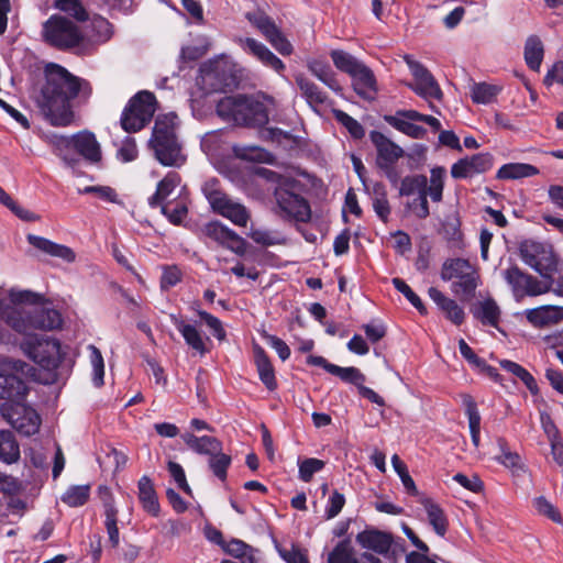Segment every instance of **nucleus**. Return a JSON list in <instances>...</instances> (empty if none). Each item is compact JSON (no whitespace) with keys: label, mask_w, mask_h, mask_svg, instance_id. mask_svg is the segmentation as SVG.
I'll return each instance as SVG.
<instances>
[{"label":"nucleus","mask_w":563,"mask_h":563,"mask_svg":"<svg viewBox=\"0 0 563 563\" xmlns=\"http://www.w3.org/2000/svg\"><path fill=\"white\" fill-rule=\"evenodd\" d=\"M44 79L36 98L41 113L54 126L70 125L75 118L71 101L77 97H90L92 88L89 81L55 63L45 66Z\"/></svg>","instance_id":"f257e3e1"},{"label":"nucleus","mask_w":563,"mask_h":563,"mask_svg":"<svg viewBox=\"0 0 563 563\" xmlns=\"http://www.w3.org/2000/svg\"><path fill=\"white\" fill-rule=\"evenodd\" d=\"M41 300L38 294L12 288L7 297H0V320L24 336L33 335V330L58 329L63 323L59 311Z\"/></svg>","instance_id":"f03ea898"},{"label":"nucleus","mask_w":563,"mask_h":563,"mask_svg":"<svg viewBox=\"0 0 563 563\" xmlns=\"http://www.w3.org/2000/svg\"><path fill=\"white\" fill-rule=\"evenodd\" d=\"M275 107L274 99L266 95L225 96L217 102V114L224 121L249 128H262L269 120Z\"/></svg>","instance_id":"7ed1b4c3"},{"label":"nucleus","mask_w":563,"mask_h":563,"mask_svg":"<svg viewBox=\"0 0 563 563\" xmlns=\"http://www.w3.org/2000/svg\"><path fill=\"white\" fill-rule=\"evenodd\" d=\"M177 121L178 117L175 113L158 115L148 140V147L163 166L180 167L187 159L176 132Z\"/></svg>","instance_id":"20e7f679"},{"label":"nucleus","mask_w":563,"mask_h":563,"mask_svg":"<svg viewBox=\"0 0 563 563\" xmlns=\"http://www.w3.org/2000/svg\"><path fill=\"white\" fill-rule=\"evenodd\" d=\"M43 41L59 51H73L82 44L85 36L69 19L59 14L51 15L42 25Z\"/></svg>","instance_id":"39448f33"},{"label":"nucleus","mask_w":563,"mask_h":563,"mask_svg":"<svg viewBox=\"0 0 563 563\" xmlns=\"http://www.w3.org/2000/svg\"><path fill=\"white\" fill-rule=\"evenodd\" d=\"M441 278L444 282L453 280L451 290L455 296L470 299L478 286L479 275L467 260L450 258L442 265Z\"/></svg>","instance_id":"423d86ee"},{"label":"nucleus","mask_w":563,"mask_h":563,"mask_svg":"<svg viewBox=\"0 0 563 563\" xmlns=\"http://www.w3.org/2000/svg\"><path fill=\"white\" fill-rule=\"evenodd\" d=\"M201 190L213 212L229 219L235 225L246 227L250 212L242 203L229 198L217 178L207 180Z\"/></svg>","instance_id":"0eeeda50"},{"label":"nucleus","mask_w":563,"mask_h":563,"mask_svg":"<svg viewBox=\"0 0 563 563\" xmlns=\"http://www.w3.org/2000/svg\"><path fill=\"white\" fill-rule=\"evenodd\" d=\"M522 262L548 279L559 272L560 260L551 244L525 240L519 245Z\"/></svg>","instance_id":"6e6552de"},{"label":"nucleus","mask_w":563,"mask_h":563,"mask_svg":"<svg viewBox=\"0 0 563 563\" xmlns=\"http://www.w3.org/2000/svg\"><path fill=\"white\" fill-rule=\"evenodd\" d=\"M23 353L46 371L56 369L62 360L58 340L45 335H26L20 344Z\"/></svg>","instance_id":"1a4fd4ad"},{"label":"nucleus","mask_w":563,"mask_h":563,"mask_svg":"<svg viewBox=\"0 0 563 563\" xmlns=\"http://www.w3.org/2000/svg\"><path fill=\"white\" fill-rule=\"evenodd\" d=\"M155 97L152 92L140 91L124 107L120 123L128 133H134L148 124L155 112Z\"/></svg>","instance_id":"9d476101"},{"label":"nucleus","mask_w":563,"mask_h":563,"mask_svg":"<svg viewBox=\"0 0 563 563\" xmlns=\"http://www.w3.org/2000/svg\"><path fill=\"white\" fill-rule=\"evenodd\" d=\"M197 86L209 95L218 91L232 90L238 86V78L232 69L220 62H211L200 67Z\"/></svg>","instance_id":"9b49d317"},{"label":"nucleus","mask_w":563,"mask_h":563,"mask_svg":"<svg viewBox=\"0 0 563 563\" xmlns=\"http://www.w3.org/2000/svg\"><path fill=\"white\" fill-rule=\"evenodd\" d=\"M501 276L510 287L514 299L520 302L526 297H537L550 291L548 284L526 273L517 265H510L501 272Z\"/></svg>","instance_id":"f8f14e48"},{"label":"nucleus","mask_w":563,"mask_h":563,"mask_svg":"<svg viewBox=\"0 0 563 563\" xmlns=\"http://www.w3.org/2000/svg\"><path fill=\"white\" fill-rule=\"evenodd\" d=\"M1 416L15 429L20 434L30 437L40 430L41 417L30 406L20 401L4 402L0 407Z\"/></svg>","instance_id":"ddd939ff"},{"label":"nucleus","mask_w":563,"mask_h":563,"mask_svg":"<svg viewBox=\"0 0 563 563\" xmlns=\"http://www.w3.org/2000/svg\"><path fill=\"white\" fill-rule=\"evenodd\" d=\"M405 62L415 78V82L409 84L408 87L426 100L441 99L442 91L432 74L409 55L405 56Z\"/></svg>","instance_id":"4468645a"},{"label":"nucleus","mask_w":563,"mask_h":563,"mask_svg":"<svg viewBox=\"0 0 563 563\" xmlns=\"http://www.w3.org/2000/svg\"><path fill=\"white\" fill-rule=\"evenodd\" d=\"M201 231L207 238L240 256L246 253V241L220 221L206 223Z\"/></svg>","instance_id":"2eb2a0df"},{"label":"nucleus","mask_w":563,"mask_h":563,"mask_svg":"<svg viewBox=\"0 0 563 563\" xmlns=\"http://www.w3.org/2000/svg\"><path fill=\"white\" fill-rule=\"evenodd\" d=\"M492 166L493 156L489 153H479L454 163L451 167V175L456 179L472 178L489 170Z\"/></svg>","instance_id":"dca6fc26"},{"label":"nucleus","mask_w":563,"mask_h":563,"mask_svg":"<svg viewBox=\"0 0 563 563\" xmlns=\"http://www.w3.org/2000/svg\"><path fill=\"white\" fill-rule=\"evenodd\" d=\"M369 139L377 152V167H388L390 164H395L405 154V151L399 145L382 132L372 131Z\"/></svg>","instance_id":"f3484780"},{"label":"nucleus","mask_w":563,"mask_h":563,"mask_svg":"<svg viewBox=\"0 0 563 563\" xmlns=\"http://www.w3.org/2000/svg\"><path fill=\"white\" fill-rule=\"evenodd\" d=\"M314 186V177L294 167L284 166V196H305Z\"/></svg>","instance_id":"a211bd4d"},{"label":"nucleus","mask_w":563,"mask_h":563,"mask_svg":"<svg viewBox=\"0 0 563 563\" xmlns=\"http://www.w3.org/2000/svg\"><path fill=\"white\" fill-rule=\"evenodd\" d=\"M74 153L89 164H98L102 159L101 146L96 135L87 130L74 134Z\"/></svg>","instance_id":"6ab92c4d"},{"label":"nucleus","mask_w":563,"mask_h":563,"mask_svg":"<svg viewBox=\"0 0 563 563\" xmlns=\"http://www.w3.org/2000/svg\"><path fill=\"white\" fill-rule=\"evenodd\" d=\"M527 321L534 328H545L563 321V307L545 305L525 310Z\"/></svg>","instance_id":"aec40b11"},{"label":"nucleus","mask_w":563,"mask_h":563,"mask_svg":"<svg viewBox=\"0 0 563 563\" xmlns=\"http://www.w3.org/2000/svg\"><path fill=\"white\" fill-rule=\"evenodd\" d=\"M411 113H419L416 110H400L395 114L385 115L384 120L397 131L412 139H423L427 131L424 128L417 125L416 118H411Z\"/></svg>","instance_id":"412c9836"},{"label":"nucleus","mask_w":563,"mask_h":563,"mask_svg":"<svg viewBox=\"0 0 563 563\" xmlns=\"http://www.w3.org/2000/svg\"><path fill=\"white\" fill-rule=\"evenodd\" d=\"M26 240L30 245L46 255L60 258L66 263H73L76 260V253L67 245L58 244L35 234H27Z\"/></svg>","instance_id":"4be33fe9"},{"label":"nucleus","mask_w":563,"mask_h":563,"mask_svg":"<svg viewBox=\"0 0 563 563\" xmlns=\"http://www.w3.org/2000/svg\"><path fill=\"white\" fill-rule=\"evenodd\" d=\"M355 92L363 99H373L377 92L374 73L364 63L350 76Z\"/></svg>","instance_id":"5701e85b"},{"label":"nucleus","mask_w":563,"mask_h":563,"mask_svg":"<svg viewBox=\"0 0 563 563\" xmlns=\"http://www.w3.org/2000/svg\"><path fill=\"white\" fill-rule=\"evenodd\" d=\"M27 393L25 382L15 374L0 373V398L15 402L23 400Z\"/></svg>","instance_id":"b1692460"},{"label":"nucleus","mask_w":563,"mask_h":563,"mask_svg":"<svg viewBox=\"0 0 563 563\" xmlns=\"http://www.w3.org/2000/svg\"><path fill=\"white\" fill-rule=\"evenodd\" d=\"M284 217L296 223L309 222L311 207L305 196H284Z\"/></svg>","instance_id":"393cba45"},{"label":"nucleus","mask_w":563,"mask_h":563,"mask_svg":"<svg viewBox=\"0 0 563 563\" xmlns=\"http://www.w3.org/2000/svg\"><path fill=\"white\" fill-rule=\"evenodd\" d=\"M429 297L434 301L438 308L445 314V317L454 324L460 325L463 323L465 312L455 300L446 297L441 290L435 287H430L428 290Z\"/></svg>","instance_id":"a878e982"},{"label":"nucleus","mask_w":563,"mask_h":563,"mask_svg":"<svg viewBox=\"0 0 563 563\" xmlns=\"http://www.w3.org/2000/svg\"><path fill=\"white\" fill-rule=\"evenodd\" d=\"M180 438L190 450L200 455H208L210 457L211 455L222 451L221 441L214 437H196L191 432H185Z\"/></svg>","instance_id":"bb28decb"},{"label":"nucleus","mask_w":563,"mask_h":563,"mask_svg":"<svg viewBox=\"0 0 563 563\" xmlns=\"http://www.w3.org/2000/svg\"><path fill=\"white\" fill-rule=\"evenodd\" d=\"M173 324L183 335L185 342L200 355H205L208 352L206 347L205 339L201 332L192 324L186 323L181 318L172 314Z\"/></svg>","instance_id":"cd10ccee"},{"label":"nucleus","mask_w":563,"mask_h":563,"mask_svg":"<svg viewBox=\"0 0 563 563\" xmlns=\"http://www.w3.org/2000/svg\"><path fill=\"white\" fill-rule=\"evenodd\" d=\"M240 42L245 52L252 54L264 65L269 66L279 73L282 69V60L276 55H274L264 44L251 37H246L244 40L241 38Z\"/></svg>","instance_id":"c85d7f7f"},{"label":"nucleus","mask_w":563,"mask_h":563,"mask_svg":"<svg viewBox=\"0 0 563 563\" xmlns=\"http://www.w3.org/2000/svg\"><path fill=\"white\" fill-rule=\"evenodd\" d=\"M53 152L57 155L67 167L75 168L79 165L80 159L74 153V135H53L51 137Z\"/></svg>","instance_id":"c756f323"},{"label":"nucleus","mask_w":563,"mask_h":563,"mask_svg":"<svg viewBox=\"0 0 563 563\" xmlns=\"http://www.w3.org/2000/svg\"><path fill=\"white\" fill-rule=\"evenodd\" d=\"M254 363L263 384L271 390L277 388L273 365L265 351L258 344L253 346Z\"/></svg>","instance_id":"7c9ffc66"},{"label":"nucleus","mask_w":563,"mask_h":563,"mask_svg":"<svg viewBox=\"0 0 563 563\" xmlns=\"http://www.w3.org/2000/svg\"><path fill=\"white\" fill-rule=\"evenodd\" d=\"M139 499L151 516L157 517L159 514V503L150 477L142 476L139 481Z\"/></svg>","instance_id":"2f4dec72"},{"label":"nucleus","mask_w":563,"mask_h":563,"mask_svg":"<svg viewBox=\"0 0 563 563\" xmlns=\"http://www.w3.org/2000/svg\"><path fill=\"white\" fill-rule=\"evenodd\" d=\"M462 404L468 419V428L473 445L478 449L481 441V415L474 398L467 394L462 395Z\"/></svg>","instance_id":"473e14b6"},{"label":"nucleus","mask_w":563,"mask_h":563,"mask_svg":"<svg viewBox=\"0 0 563 563\" xmlns=\"http://www.w3.org/2000/svg\"><path fill=\"white\" fill-rule=\"evenodd\" d=\"M357 542L365 549L377 553H387L391 545L390 537L379 531H363L357 534Z\"/></svg>","instance_id":"72a5a7b5"},{"label":"nucleus","mask_w":563,"mask_h":563,"mask_svg":"<svg viewBox=\"0 0 563 563\" xmlns=\"http://www.w3.org/2000/svg\"><path fill=\"white\" fill-rule=\"evenodd\" d=\"M500 313V308L493 298L479 301L473 310V314L476 319H478L483 324L493 328H498Z\"/></svg>","instance_id":"f704fd0d"},{"label":"nucleus","mask_w":563,"mask_h":563,"mask_svg":"<svg viewBox=\"0 0 563 563\" xmlns=\"http://www.w3.org/2000/svg\"><path fill=\"white\" fill-rule=\"evenodd\" d=\"M180 176L176 172H169L156 187V191L148 198V205L152 208L161 207L164 200L174 191L180 184Z\"/></svg>","instance_id":"c9c22d12"},{"label":"nucleus","mask_w":563,"mask_h":563,"mask_svg":"<svg viewBox=\"0 0 563 563\" xmlns=\"http://www.w3.org/2000/svg\"><path fill=\"white\" fill-rule=\"evenodd\" d=\"M539 174V169L527 163H508L503 165L496 177L504 180L521 179L532 177Z\"/></svg>","instance_id":"e433bc0d"},{"label":"nucleus","mask_w":563,"mask_h":563,"mask_svg":"<svg viewBox=\"0 0 563 563\" xmlns=\"http://www.w3.org/2000/svg\"><path fill=\"white\" fill-rule=\"evenodd\" d=\"M20 459V446L13 433L8 430L0 431V461L12 464Z\"/></svg>","instance_id":"4c0bfd02"},{"label":"nucleus","mask_w":563,"mask_h":563,"mask_svg":"<svg viewBox=\"0 0 563 563\" xmlns=\"http://www.w3.org/2000/svg\"><path fill=\"white\" fill-rule=\"evenodd\" d=\"M544 49L541 40L531 35L525 44V60L528 67L534 71H539L543 59Z\"/></svg>","instance_id":"58836bf2"},{"label":"nucleus","mask_w":563,"mask_h":563,"mask_svg":"<svg viewBox=\"0 0 563 563\" xmlns=\"http://www.w3.org/2000/svg\"><path fill=\"white\" fill-rule=\"evenodd\" d=\"M309 70L320 81L327 85L333 91L341 90V87L335 78V75L331 68V66L321 59H312L308 63Z\"/></svg>","instance_id":"ea45409f"},{"label":"nucleus","mask_w":563,"mask_h":563,"mask_svg":"<svg viewBox=\"0 0 563 563\" xmlns=\"http://www.w3.org/2000/svg\"><path fill=\"white\" fill-rule=\"evenodd\" d=\"M284 150H287L291 155L295 156H308L314 151V144L308 139L300 135H291L284 132Z\"/></svg>","instance_id":"a19ab883"},{"label":"nucleus","mask_w":563,"mask_h":563,"mask_svg":"<svg viewBox=\"0 0 563 563\" xmlns=\"http://www.w3.org/2000/svg\"><path fill=\"white\" fill-rule=\"evenodd\" d=\"M297 84L306 98L307 102L313 108L324 104L328 101V96L317 85L309 81L303 77L297 78Z\"/></svg>","instance_id":"79ce46f5"},{"label":"nucleus","mask_w":563,"mask_h":563,"mask_svg":"<svg viewBox=\"0 0 563 563\" xmlns=\"http://www.w3.org/2000/svg\"><path fill=\"white\" fill-rule=\"evenodd\" d=\"M501 88L487 82L474 84L471 88V98L473 102L481 104H489L496 100Z\"/></svg>","instance_id":"37998d69"},{"label":"nucleus","mask_w":563,"mask_h":563,"mask_svg":"<svg viewBox=\"0 0 563 563\" xmlns=\"http://www.w3.org/2000/svg\"><path fill=\"white\" fill-rule=\"evenodd\" d=\"M424 509L428 515V520L437 534L443 537L446 533L449 522L442 508L439 505L427 500L424 503Z\"/></svg>","instance_id":"c03bdc74"},{"label":"nucleus","mask_w":563,"mask_h":563,"mask_svg":"<svg viewBox=\"0 0 563 563\" xmlns=\"http://www.w3.org/2000/svg\"><path fill=\"white\" fill-rule=\"evenodd\" d=\"M427 183L428 178L424 175L406 176L400 181L399 195L409 197L427 194Z\"/></svg>","instance_id":"a18cd8bd"},{"label":"nucleus","mask_w":563,"mask_h":563,"mask_svg":"<svg viewBox=\"0 0 563 563\" xmlns=\"http://www.w3.org/2000/svg\"><path fill=\"white\" fill-rule=\"evenodd\" d=\"M90 496L89 485H74L63 494L60 500L69 507L84 506Z\"/></svg>","instance_id":"49530a36"},{"label":"nucleus","mask_w":563,"mask_h":563,"mask_svg":"<svg viewBox=\"0 0 563 563\" xmlns=\"http://www.w3.org/2000/svg\"><path fill=\"white\" fill-rule=\"evenodd\" d=\"M330 56L334 66L350 76L363 64V62L358 60L350 53L341 49H333Z\"/></svg>","instance_id":"de8ad7c7"},{"label":"nucleus","mask_w":563,"mask_h":563,"mask_svg":"<svg viewBox=\"0 0 563 563\" xmlns=\"http://www.w3.org/2000/svg\"><path fill=\"white\" fill-rule=\"evenodd\" d=\"M500 366L505 371L520 378L521 382L532 394H537L539 391L538 384L533 376L518 363L508 360H503L500 361Z\"/></svg>","instance_id":"09e8293b"},{"label":"nucleus","mask_w":563,"mask_h":563,"mask_svg":"<svg viewBox=\"0 0 563 563\" xmlns=\"http://www.w3.org/2000/svg\"><path fill=\"white\" fill-rule=\"evenodd\" d=\"M235 155L247 162L273 163V155L266 150L258 146H242L234 150Z\"/></svg>","instance_id":"8fccbe9b"},{"label":"nucleus","mask_w":563,"mask_h":563,"mask_svg":"<svg viewBox=\"0 0 563 563\" xmlns=\"http://www.w3.org/2000/svg\"><path fill=\"white\" fill-rule=\"evenodd\" d=\"M373 208L377 217L384 222H387L390 214V207L385 187L378 183L374 185Z\"/></svg>","instance_id":"3c124183"},{"label":"nucleus","mask_w":563,"mask_h":563,"mask_svg":"<svg viewBox=\"0 0 563 563\" xmlns=\"http://www.w3.org/2000/svg\"><path fill=\"white\" fill-rule=\"evenodd\" d=\"M430 174V185H427V196H430L432 201L439 202L442 199L445 169L443 167H434L431 169Z\"/></svg>","instance_id":"603ef678"},{"label":"nucleus","mask_w":563,"mask_h":563,"mask_svg":"<svg viewBox=\"0 0 563 563\" xmlns=\"http://www.w3.org/2000/svg\"><path fill=\"white\" fill-rule=\"evenodd\" d=\"M54 5L79 22H85L89 19L88 12L80 0H54Z\"/></svg>","instance_id":"864d4df0"},{"label":"nucleus","mask_w":563,"mask_h":563,"mask_svg":"<svg viewBox=\"0 0 563 563\" xmlns=\"http://www.w3.org/2000/svg\"><path fill=\"white\" fill-rule=\"evenodd\" d=\"M253 174L272 185L277 208L282 209V197L279 189L282 188V175L266 167H255Z\"/></svg>","instance_id":"5fc2aeb1"},{"label":"nucleus","mask_w":563,"mask_h":563,"mask_svg":"<svg viewBox=\"0 0 563 563\" xmlns=\"http://www.w3.org/2000/svg\"><path fill=\"white\" fill-rule=\"evenodd\" d=\"M331 374L338 376L345 383L353 384L357 387H361L362 384L365 383V375L356 367H341L339 365H334L330 367Z\"/></svg>","instance_id":"6e6d98bb"},{"label":"nucleus","mask_w":563,"mask_h":563,"mask_svg":"<svg viewBox=\"0 0 563 563\" xmlns=\"http://www.w3.org/2000/svg\"><path fill=\"white\" fill-rule=\"evenodd\" d=\"M90 363L92 366V382L96 387H101L104 384V362L102 354L95 345H89Z\"/></svg>","instance_id":"4d7b16f0"},{"label":"nucleus","mask_w":563,"mask_h":563,"mask_svg":"<svg viewBox=\"0 0 563 563\" xmlns=\"http://www.w3.org/2000/svg\"><path fill=\"white\" fill-rule=\"evenodd\" d=\"M333 115L335 120L349 131L352 137L356 140L364 137L365 130L362 124L354 118L342 110H333Z\"/></svg>","instance_id":"13d9d810"},{"label":"nucleus","mask_w":563,"mask_h":563,"mask_svg":"<svg viewBox=\"0 0 563 563\" xmlns=\"http://www.w3.org/2000/svg\"><path fill=\"white\" fill-rule=\"evenodd\" d=\"M118 509L109 508L104 514V527L109 537V542L112 548H118L120 544V533L118 528Z\"/></svg>","instance_id":"bf43d9fd"},{"label":"nucleus","mask_w":563,"mask_h":563,"mask_svg":"<svg viewBox=\"0 0 563 563\" xmlns=\"http://www.w3.org/2000/svg\"><path fill=\"white\" fill-rule=\"evenodd\" d=\"M391 464H393L395 472L400 477L405 489L410 495L416 496L418 494V489L416 487L413 479L411 478V476L408 472L407 465L399 459V456L397 454H394L391 456Z\"/></svg>","instance_id":"052dcab7"},{"label":"nucleus","mask_w":563,"mask_h":563,"mask_svg":"<svg viewBox=\"0 0 563 563\" xmlns=\"http://www.w3.org/2000/svg\"><path fill=\"white\" fill-rule=\"evenodd\" d=\"M394 287L399 291L401 292L406 298L407 300L422 314L427 313V309L422 302V300L420 299V297L409 287V285L396 277V278H393L391 280Z\"/></svg>","instance_id":"680f3d73"},{"label":"nucleus","mask_w":563,"mask_h":563,"mask_svg":"<svg viewBox=\"0 0 563 563\" xmlns=\"http://www.w3.org/2000/svg\"><path fill=\"white\" fill-rule=\"evenodd\" d=\"M230 464L231 456L222 451L209 457V467L220 481H225Z\"/></svg>","instance_id":"e2e57ef3"},{"label":"nucleus","mask_w":563,"mask_h":563,"mask_svg":"<svg viewBox=\"0 0 563 563\" xmlns=\"http://www.w3.org/2000/svg\"><path fill=\"white\" fill-rule=\"evenodd\" d=\"M139 156L135 139L125 136L117 152V158L122 163L133 162Z\"/></svg>","instance_id":"0e129e2a"},{"label":"nucleus","mask_w":563,"mask_h":563,"mask_svg":"<svg viewBox=\"0 0 563 563\" xmlns=\"http://www.w3.org/2000/svg\"><path fill=\"white\" fill-rule=\"evenodd\" d=\"M533 506L540 515L548 517L553 522H555V523L563 522L559 510L545 497H543V496L537 497L533 500Z\"/></svg>","instance_id":"69168bd1"},{"label":"nucleus","mask_w":563,"mask_h":563,"mask_svg":"<svg viewBox=\"0 0 563 563\" xmlns=\"http://www.w3.org/2000/svg\"><path fill=\"white\" fill-rule=\"evenodd\" d=\"M161 211L167 217L170 223L175 225L181 224L183 220L188 214V208L185 202H177L173 208L169 205L161 206Z\"/></svg>","instance_id":"338daca9"},{"label":"nucleus","mask_w":563,"mask_h":563,"mask_svg":"<svg viewBox=\"0 0 563 563\" xmlns=\"http://www.w3.org/2000/svg\"><path fill=\"white\" fill-rule=\"evenodd\" d=\"M353 556L352 548L345 542H340L329 554L328 563H350Z\"/></svg>","instance_id":"774afa93"}]
</instances>
